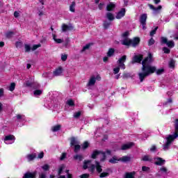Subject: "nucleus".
<instances>
[{"label": "nucleus", "mask_w": 178, "mask_h": 178, "mask_svg": "<svg viewBox=\"0 0 178 178\" xmlns=\"http://www.w3.org/2000/svg\"><path fill=\"white\" fill-rule=\"evenodd\" d=\"M102 151L101 150H98V149H95L92 152L90 158L92 159H97V156H98V155H101Z\"/></svg>", "instance_id": "f8f14e48"}, {"label": "nucleus", "mask_w": 178, "mask_h": 178, "mask_svg": "<svg viewBox=\"0 0 178 178\" xmlns=\"http://www.w3.org/2000/svg\"><path fill=\"white\" fill-rule=\"evenodd\" d=\"M65 169V165H61L58 168V176H60L62 175V172H63V170Z\"/></svg>", "instance_id": "37998d69"}, {"label": "nucleus", "mask_w": 178, "mask_h": 178, "mask_svg": "<svg viewBox=\"0 0 178 178\" xmlns=\"http://www.w3.org/2000/svg\"><path fill=\"white\" fill-rule=\"evenodd\" d=\"M154 44H155V40L151 38L148 41V46L151 47L152 45H154Z\"/></svg>", "instance_id": "864d4df0"}, {"label": "nucleus", "mask_w": 178, "mask_h": 178, "mask_svg": "<svg viewBox=\"0 0 178 178\" xmlns=\"http://www.w3.org/2000/svg\"><path fill=\"white\" fill-rule=\"evenodd\" d=\"M148 76L149 75L147 74L145 72H140L138 74V77L140 83H143V81H144V80H145L146 77H148Z\"/></svg>", "instance_id": "1a4fd4ad"}, {"label": "nucleus", "mask_w": 178, "mask_h": 178, "mask_svg": "<svg viewBox=\"0 0 178 178\" xmlns=\"http://www.w3.org/2000/svg\"><path fill=\"white\" fill-rule=\"evenodd\" d=\"M63 72V69L62 68V67H59L54 71L53 74L54 76H60Z\"/></svg>", "instance_id": "a211bd4d"}, {"label": "nucleus", "mask_w": 178, "mask_h": 178, "mask_svg": "<svg viewBox=\"0 0 178 178\" xmlns=\"http://www.w3.org/2000/svg\"><path fill=\"white\" fill-rule=\"evenodd\" d=\"M143 59H144V55L143 54H138V55H135L133 58L131 63H141L143 62Z\"/></svg>", "instance_id": "39448f33"}, {"label": "nucleus", "mask_w": 178, "mask_h": 178, "mask_svg": "<svg viewBox=\"0 0 178 178\" xmlns=\"http://www.w3.org/2000/svg\"><path fill=\"white\" fill-rule=\"evenodd\" d=\"M90 175L89 174H83L80 176V178H89Z\"/></svg>", "instance_id": "774afa93"}, {"label": "nucleus", "mask_w": 178, "mask_h": 178, "mask_svg": "<svg viewBox=\"0 0 178 178\" xmlns=\"http://www.w3.org/2000/svg\"><path fill=\"white\" fill-rule=\"evenodd\" d=\"M158 29H159V27L156 26V27H155L153 30H152V31H150L149 35H150L151 37H154V35H155V34H156V31L158 30Z\"/></svg>", "instance_id": "ea45409f"}, {"label": "nucleus", "mask_w": 178, "mask_h": 178, "mask_svg": "<svg viewBox=\"0 0 178 178\" xmlns=\"http://www.w3.org/2000/svg\"><path fill=\"white\" fill-rule=\"evenodd\" d=\"M165 72V69L163 68H161V69H159V70H156V73L158 76L161 75V74H163Z\"/></svg>", "instance_id": "a18cd8bd"}, {"label": "nucleus", "mask_w": 178, "mask_h": 178, "mask_svg": "<svg viewBox=\"0 0 178 178\" xmlns=\"http://www.w3.org/2000/svg\"><path fill=\"white\" fill-rule=\"evenodd\" d=\"M140 38L136 37L134 38L133 40H131V46L135 48V47H137V45L140 44Z\"/></svg>", "instance_id": "ddd939ff"}, {"label": "nucleus", "mask_w": 178, "mask_h": 178, "mask_svg": "<svg viewBox=\"0 0 178 178\" xmlns=\"http://www.w3.org/2000/svg\"><path fill=\"white\" fill-rule=\"evenodd\" d=\"M149 8L150 9H152V10H155L156 12V10H161V9H162V6H159L157 8L154 6V5L152 4H149Z\"/></svg>", "instance_id": "cd10ccee"}, {"label": "nucleus", "mask_w": 178, "mask_h": 178, "mask_svg": "<svg viewBox=\"0 0 178 178\" xmlns=\"http://www.w3.org/2000/svg\"><path fill=\"white\" fill-rule=\"evenodd\" d=\"M53 40L56 42L57 44H62L63 42V40L62 39H57L56 38V35L53 34Z\"/></svg>", "instance_id": "72a5a7b5"}, {"label": "nucleus", "mask_w": 178, "mask_h": 178, "mask_svg": "<svg viewBox=\"0 0 178 178\" xmlns=\"http://www.w3.org/2000/svg\"><path fill=\"white\" fill-rule=\"evenodd\" d=\"M95 83H97V79H95V76H92L87 83V86H95Z\"/></svg>", "instance_id": "9d476101"}, {"label": "nucleus", "mask_w": 178, "mask_h": 178, "mask_svg": "<svg viewBox=\"0 0 178 178\" xmlns=\"http://www.w3.org/2000/svg\"><path fill=\"white\" fill-rule=\"evenodd\" d=\"M134 145V143H133L124 144V145H122L121 149H122V151H125L126 149H130V148L131 147H133Z\"/></svg>", "instance_id": "2eb2a0df"}, {"label": "nucleus", "mask_w": 178, "mask_h": 178, "mask_svg": "<svg viewBox=\"0 0 178 178\" xmlns=\"http://www.w3.org/2000/svg\"><path fill=\"white\" fill-rule=\"evenodd\" d=\"M147 14H142L140 17V24H147Z\"/></svg>", "instance_id": "4468645a"}, {"label": "nucleus", "mask_w": 178, "mask_h": 178, "mask_svg": "<svg viewBox=\"0 0 178 178\" xmlns=\"http://www.w3.org/2000/svg\"><path fill=\"white\" fill-rule=\"evenodd\" d=\"M62 30L63 33H66V31H72V30H74V27L72 25L68 26L66 24H63L62 25Z\"/></svg>", "instance_id": "0eeeda50"}, {"label": "nucleus", "mask_w": 178, "mask_h": 178, "mask_svg": "<svg viewBox=\"0 0 178 178\" xmlns=\"http://www.w3.org/2000/svg\"><path fill=\"white\" fill-rule=\"evenodd\" d=\"M12 140H15V136L13 135H8L4 138V141H12Z\"/></svg>", "instance_id": "473e14b6"}, {"label": "nucleus", "mask_w": 178, "mask_h": 178, "mask_svg": "<svg viewBox=\"0 0 178 178\" xmlns=\"http://www.w3.org/2000/svg\"><path fill=\"white\" fill-rule=\"evenodd\" d=\"M108 162L113 164L118 163L119 162H120V157L119 158L117 156H113L111 159L108 160Z\"/></svg>", "instance_id": "9b49d317"}, {"label": "nucleus", "mask_w": 178, "mask_h": 178, "mask_svg": "<svg viewBox=\"0 0 178 178\" xmlns=\"http://www.w3.org/2000/svg\"><path fill=\"white\" fill-rule=\"evenodd\" d=\"M111 24H112V23L111 22V21H104L103 22V27L104 29H105L106 30H107V29H108L109 27H111Z\"/></svg>", "instance_id": "a878e982"}, {"label": "nucleus", "mask_w": 178, "mask_h": 178, "mask_svg": "<svg viewBox=\"0 0 178 178\" xmlns=\"http://www.w3.org/2000/svg\"><path fill=\"white\" fill-rule=\"evenodd\" d=\"M88 163H91V160H85L83 161V169H84V170L88 169Z\"/></svg>", "instance_id": "c756f323"}, {"label": "nucleus", "mask_w": 178, "mask_h": 178, "mask_svg": "<svg viewBox=\"0 0 178 178\" xmlns=\"http://www.w3.org/2000/svg\"><path fill=\"white\" fill-rule=\"evenodd\" d=\"M73 159L74 161H79V162H81V161L84 159V156L82 154H76L73 156Z\"/></svg>", "instance_id": "aec40b11"}, {"label": "nucleus", "mask_w": 178, "mask_h": 178, "mask_svg": "<svg viewBox=\"0 0 178 178\" xmlns=\"http://www.w3.org/2000/svg\"><path fill=\"white\" fill-rule=\"evenodd\" d=\"M178 137V134L175 131L174 134L172 135H169L168 137L167 138V143H170V144H172L176 138Z\"/></svg>", "instance_id": "423d86ee"}, {"label": "nucleus", "mask_w": 178, "mask_h": 178, "mask_svg": "<svg viewBox=\"0 0 178 178\" xmlns=\"http://www.w3.org/2000/svg\"><path fill=\"white\" fill-rule=\"evenodd\" d=\"M136 175V172H125L124 178H134V176Z\"/></svg>", "instance_id": "393cba45"}, {"label": "nucleus", "mask_w": 178, "mask_h": 178, "mask_svg": "<svg viewBox=\"0 0 178 178\" xmlns=\"http://www.w3.org/2000/svg\"><path fill=\"white\" fill-rule=\"evenodd\" d=\"M41 94H42V90H35L33 92V95L35 96H37V95L40 96V95H41Z\"/></svg>", "instance_id": "09e8293b"}, {"label": "nucleus", "mask_w": 178, "mask_h": 178, "mask_svg": "<svg viewBox=\"0 0 178 178\" xmlns=\"http://www.w3.org/2000/svg\"><path fill=\"white\" fill-rule=\"evenodd\" d=\"M120 162H123L124 163H126L127 162L131 161V157L129 156H123L122 157H120Z\"/></svg>", "instance_id": "dca6fc26"}, {"label": "nucleus", "mask_w": 178, "mask_h": 178, "mask_svg": "<svg viewBox=\"0 0 178 178\" xmlns=\"http://www.w3.org/2000/svg\"><path fill=\"white\" fill-rule=\"evenodd\" d=\"M131 40L126 38L124 40H122V45H126L127 47H129V45H131Z\"/></svg>", "instance_id": "412c9836"}, {"label": "nucleus", "mask_w": 178, "mask_h": 178, "mask_svg": "<svg viewBox=\"0 0 178 178\" xmlns=\"http://www.w3.org/2000/svg\"><path fill=\"white\" fill-rule=\"evenodd\" d=\"M129 34H130V33L129 31H125L124 33H122V37L124 38H127V37H129Z\"/></svg>", "instance_id": "69168bd1"}, {"label": "nucleus", "mask_w": 178, "mask_h": 178, "mask_svg": "<svg viewBox=\"0 0 178 178\" xmlns=\"http://www.w3.org/2000/svg\"><path fill=\"white\" fill-rule=\"evenodd\" d=\"M15 35V32L13 31H8L6 33V38H12Z\"/></svg>", "instance_id": "c9c22d12"}, {"label": "nucleus", "mask_w": 178, "mask_h": 178, "mask_svg": "<svg viewBox=\"0 0 178 178\" xmlns=\"http://www.w3.org/2000/svg\"><path fill=\"white\" fill-rule=\"evenodd\" d=\"M152 62H154V56H152V53H148L147 56L142 60V66L151 65Z\"/></svg>", "instance_id": "f03ea898"}, {"label": "nucleus", "mask_w": 178, "mask_h": 178, "mask_svg": "<svg viewBox=\"0 0 178 178\" xmlns=\"http://www.w3.org/2000/svg\"><path fill=\"white\" fill-rule=\"evenodd\" d=\"M115 55V49L113 48H110L108 49V51L107 52V56L108 58H112Z\"/></svg>", "instance_id": "b1692460"}, {"label": "nucleus", "mask_w": 178, "mask_h": 178, "mask_svg": "<svg viewBox=\"0 0 178 178\" xmlns=\"http://www.w3.org/2000/svg\"><path fill=\"white\" fill-rule=\"evenodd\" d=\"M76 144H79V142L77 141V140H76V138L72 137L70 139L71 147H74V145H76Z\"/></svg>", "instance_id": "bb28decb"}, {"label": "nucleus", "mask_w": 178, "mask_h": 178, "mask_svg": "<svg viewBox=\"0 0 178 178\" xmlns=\"http://www.w3.org/2000/svg\"><path fill=\"white\" fill-rule=\"evenodd\" d=\"M142 72H145L149 76L150 74H154L156 72V67L152 66L151 65H142Z\"/></svg>", "instance_id": "f257e3e1"}, {"label": "nucleus", "mask_w": 178, "mask_h": 178, "mask_svg": "<svg viewBox=\"0 0 178 178\" xmlns=\"http://www.w3.org/2000/svg\"><path fill=\"white\" fill-rule=\"evenodd\" d=\"M61 60H63V62H66V60H67V54H62L61 55Z\"/></svg>", "instance_id": "bf43d9fd"}, {"label": "nucleus", "mask_w": 178, "mask_h": 178, "mask_svg": "<svg viewBox=\"0 0 178 178\" xmlns=\"http://www.w3.org/2000/svg\"><path fill=\"white\" fill-rule=\"evenodd\" d=\"M33 86V83L30 82L29 81H26L25 83V86L26 87H31Z\"/></svg>", "instance_id": "338daca9"}, {"label": "nucleus", "mask_w": 178, "mask_h": 178, "mask_svg": "<svg viewBox=\"0 0 178 178\" xmlns=\"http://www.w3.org/2000/svg\"><path fill=\"white\" fill-rule=\"evenodd\" d=\"M96 170L97 173H102V166L98 161H95Z\"/></svg>", "instance_id": "4be33fe9"}, {"label": "nucleus", "mask_w": 178, "mask_h": 178, "mask_svg": "<svg viewBox=\"0 0 178 178\" xmlns=\"http://www.w3.org/2000/svg\"><path fill=\"white\" fill-rule=\"evenodd\" d=\"M90 147V143L88 141H85L82 145V149H87Z\"/></svg>", "instance_id": "79ce46f5"}, {"label": "nucleus", "mask_w": 178, "mask_h": 178, "mask_svg": "<svg viewBox=\"0 0 178 178\" xmlns=\"http://www.w3.org/2000/svg\"><path fill=\"white\" fill-rule=\"evenodd\" d=\"M67 105H69V106H74V101H73V99H70L67 102Z\"/></svg>", "instance_id": "5fc2aeb1"}, {"label": "nucleus", "mask_w": 178, "mask_h": 178, "mask_svg": "<svg viewBox=\"0 0 178 178\" xmlns=\"http://www.w3.org/2000/svg\"><path fill=\"white\" fill-rule=\"evenodd\" d=\"M81 116V111H78L74 113V118L75 119H79Z\"/></svg>", "instance_id": "603ef678"}, {"label": "nucleus", "mask_w": 178, "mask_h": 178, "mask_svg": "<svg viewBox=\"0 0 178 178\" xmlns=\"http://www.w3.org/2000/svg\"><path fill=\"white\" fill-rule=\"evenodd\" d=\"M61 127H62V126H60V124H57V125L53 127L52 131H59V130H60Z\"/></svg>", "instance_id": "58836bf2"}, {"label": "nucleus", "mask_w": 178, "mask_h": 178, "mask_svg": "<svg viewBox=\"0 0 178 178\" xmlns=\"http://www.w3.org/2000/svg\"><path fill=\"white\" fill-rule=\"evenodd\" d=\"M120 72V67L118 65V67L113 69V73L114 74H118Z\"/></svg>", "instance_id": "4d7b16f0"}, {"label": "nucleus", "mask_w": 178, "mask_h": 178, "mask_svg": "<svg viewBox=\"0 0 178 178\" xmlns=\"http://www.w3.org/2000/svg\"><path fill=\"white\" fill-rule=\"evenodd\" d=\"M116 8V5H115L113 3H110L106 6V10L107 12H112L115 8Z\"/></svg>", "instance_id": "6ab92c4d"}, {"label": "nucleus", "mask_w": 178, "mask_h": 178, "mask_svg": "<svg viewBox=\"0 0 178 178\" xmlns=\"http://www.w3.org/2000/svg\"><path fill=\"white\" fill-rule=\"evenodd\" d=\"M165 162H166L165 159H163L161 157H158L157 161L154 162V165H156L157 166H162Z\"/></svg>", "instance_id": "f3484780"}, {"label": "nucleus", "mask_w": 178, "mask_h": 178, "mask_svg": "<svg viewBox=\"0 0 178 178\" xmlns=\"http://www.w3.org/2000/svg\"><path fill=\"white\" fill-rule=\"evenodd\" d=\"M160 171L163 173H168V168H166L165 167H161L160 168Z\"/></svg>", "instance_id": "0e129e2a"}, {"label": "nucleus", "mask_w": 178, "mask_h": 178, "mask_svg": "<svg viewBox=\"0 0 178 178\" xmlns=\"http://www.w3.org/2000/svg\"><path fill=\"white\" fill-rule=\"evenodd\" d=\"M108 176H109V172H102L99 175L100 178L108 177Z\"/></svg>", "instance_id": "de8ad7c7"}, {"label": "nucleus", "mask_w": 178, "mask_h": 178, "mask_svg": "<svg viewBox=\"0 0 178 178\" xmlns=\"http://www.w3.org/2000/svg\"><path fill=\"white\" fill-rule=\"evenodd\" d=\"M66 153H62L61 156L60 157V161H64V159H66Z\"/></svg>", "instance_id": "e2e57ef3"}, {"label": "nucleus", "mask_w": 178, "mask_h": 178, "mask_svg": "<svg viewBox=\"0 0 178 178\" xmlns=\"http://www.w3.org/2000/svg\"><path fill=\"white\" fill-rule=\"evenodd\" d=\"M126 59H127V56L124 55L121 58H120L117 61L118 66L122 70H124V69H126V65H124V62H126Z\"/></svg>", "instance_id": "20e7f679"}, {"label": "nucleus", "mask_w": 178, "mask_h": 178, "mask_svg": "<svg viewBox=\"0 0 178 178\" xmlns=\"http://www.w3.org/2000/svg\"><path fill=\"white\" fill-rule=\"evenodd\" d=\"M42 169L44 170L45 172L49 170V165L44 164L43 166H42Z\"/></svg>", "instance_id": "6e6d98bb"}, {"label": "nucleus", "mask_w": 178, "mask_h": 178, "mask_svg": "<svg viewBox=\"0 0 178 178\" xmlns=\"http://www.w3.org/2000/svg\"><path fill=\"white\" fill-rule=\"evenodd\" d=\"M35 158H37V154H31L27 156V159H28V161H29V162L31 161H34Z\"/></svg>", "instance_id": "7c9ffc66"}, {"label": "nucleus", "mask_w": 178, "mask_h": 178, "mask_svg": "<svg viewBox=\"0 0 178 178\" xmlns=\"http://www.w3.org/2000/svg\"><path fill=\"white\" fill-rule=\"evenodd\" d=\"M122 77L123 79H130V77H131V75L130 74V73H124L122 74Z\"/></svg>", "instance_id": "13d9d810"}, {"label": "nucleus", "mask_w": 178, "mask_h": 178, "mask_svg": "<svg viewBox=\"0 0 178 178\" xmlns=\"http://www.w3.org/2000/svg\"><path fill=\"white\" fill-rule=\"evenodd\" d=\"M76 2L75 1H73L72 3H71V5H70V12H72V13H74V12H76Z\"/></svg>", "instance_id": "2f4dec72"}, {"label": "nucleus", "mask_w": 178, "mask_h": 178, "mask_svg": "<svg viewBox=\"0 0 178 178\" xmlns=\"http://www.w3.org/2000/svg\"><path fill=\"white\" fill-rule=\"evenodd\" d=\"M91 45H93L92 43H88L86 46L83 47V49L81 50V54H83V52H85V51H87V49H90V47Z\"/></svg>", "instance_id": "c85d7f7f"}, {"label": "nucleus", "mask_w": 178, "mask_h": 178, "mask_svg": "<svg viewBox=\"0 0 178 178\" xmlns=\"http://www.w3.org/2000/svg\"><path fill=\"white\" fill-rule=\"evenodd\" d=\"M175 131L178 134V119H175L174 121Z\"/></svg>", "instance_id": "f704fd0d"}, {"label": "nucleus", "mask_w": 178, "mask_h": 178, "mask_svg": "<svg viewBox=\"0 0 178 178\" xmlns=\"http://www.w3.org/2000/svg\"><path fill=\"white\" fill-rule=\"evenodd\" d=\"M126 15V8H122L116 15V19H122Z\"/></svg>", "instance_id": "6e6552de"}, {"label": "nucleus", "mask_w": 178, "mask_h": 178, "mask_svg": "<svg viewBox=\"0 0 178 178\" xmlns=\"http://www.w3.org/2000/svg\"><path fill=\"white\" fill-rule=\"evenodd\" d=\"M102 155V158L100 159L101 162H104L105 161V160L106 159V153L105 152H102V153H100Z\"/></svg>", "instance_id": "49530a36"}, {"label": "nucleus", "mask_w": 178, "mask_h": 178, "mask_svg": "<svg viewBox=\"0 0 178 178\" xmlns=\"http://www.w3.org/2000/svg\"><path fill=\"white\" fill-rule=\"evenodd\" d=\"M15 88H16V83H12L9 87L10 91H15Z\"/></svg>", "instance_id": "8fccbe9b"}, {"label": "nucleus", "mask_w": 178, "mask_h": 178, "mask_svg": "<svg viewBox=\"0 0 178 178\" xmlns=\"http://www.w3.org/2000/svg\"><path fill=\"white\" fill-rule=\"evenodd\" d=\"M169 147H170V142H166L165 145H163V149L164 151H166V149H169Z\"/></svg>", "instance_id": "3c124183"}, {"label": "nucleus", "mask_w": 178, "mask_h": 178, "mask_svg": "<svg viewBox=\"0 0 178 178\" xmlns=\"http://www.w3.org/2000/svg\"><path fill=\"white\" fill-rule=\"evenodd\" d=\"M106 17L108 20H109V22H113V20H115V16H113V14H112L111 13H107L106 14Z\"/></svg>", "instance_id": "5701e85b"}, {"label": "nucleus", "mask_w": 178, "mask_h": 178, "mask_svg": "<svg viewBox=\"0 0 178 178\" xmlns=\"http://www.w3.org/2000/svg\"><path fill=\"white\" fill-rule=\"evenodd\" d=\"M163 51L164 54H170V50L168 47H163Z\"/></svg>", "instance_id": "680f3d73"}, {"label": "nucleus", "mask_w": 178, "mask_h": 178, "mask_svg": "<svg viewBox=\"0 0 178 178\" xmlns=\"http://www.w3.org/2000/svg\"><path fill=\"white\" fill-rule=\"evenodd\" d=\"M41 44H34L32 47V51H35V49H38V48H40Z\"/></svg>", "instance_id": "052dcab7"}, {"label": "nucleus", "mask_w": 178, "mask_h": 178, "mask_svg": "<svg viewBox=\"0 0 178 178\" xmlns=\"http://www.w3.org/2000/svg\"><path fill=\"white\" fill-rule=\"evenodd\" d=\"M95 169H96V165L94 164H92L89 167L88 170H89V172H90V173H94L95 172Z\"/></svg>", "instance_id": "e433bc0d"}, {"label": "nucleus", "mask_w": 178, "mask_h": 178, "mask_svg": "<svg viewBox=\"0 0 178 178\" xmlns=\"http://www.w3.org/2000/svg\"><path fill=\"white\" fill-rule=\"evenodd\" d=\"M24 48H25V52H30V51L32 50V48L30 46V44H25Z\"/></svg>", "instance_id": "c03bdc74"}, {"label": "nucleus", "mask_w": 178, "mask_h": 178, "mask_svg": "<svg viewBox=\"0 0 178 178\" xmlns=\"http://www.w3.org/2000/svg\"><path fill=\"white\" fill-rule=\"evenodd\" d=\"M74 147V152H75V154H77V152L80 151L81 146H80V145H75Z\"/></svg>", "instance_id": "a19ab883"}, {"label": "nucleus", "mask_w": 178, "mask_h": 178, "mask_svg": "<svg viewBox=\"0 0 178 178\" xmlns=\"http://www.w3.org/2000/svg\"><path fill=\"white\" fill-rule=\"evenodd\" d=\"M161 45L166 44L168 48H173L175 47V42L173 40H168L165 37H161Z\"/></svg>", "instance_id": "7ed1b4c3"}, {"label": "nucleus", "mask_w": 178, "mask_h": 178, "mask_svg": "<svg viewBox=\"0 0 178 178\" xmlns=\"http://www.w3.org/2000/svg\"><path fill=\"white\" fill-rule=\"evenodd\" d=\"M142 161H144L145 162H151L152 159H149V156L145 155L143 157Z\"/></svg>", "instance_id": "4c0bfd02"}]
</instances>
